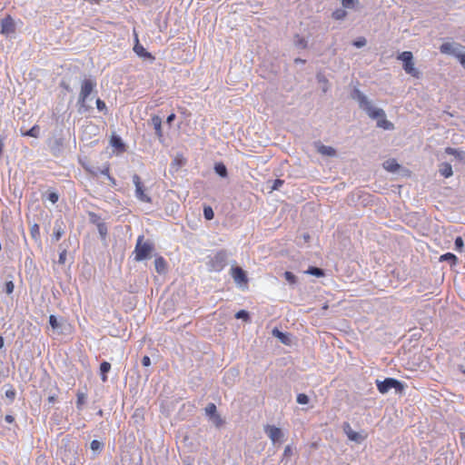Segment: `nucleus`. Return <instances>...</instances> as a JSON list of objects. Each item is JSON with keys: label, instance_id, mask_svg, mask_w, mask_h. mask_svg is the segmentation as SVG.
<instances>
[{"label": "nucleus", "instance_id": "nucleus-1", "mask_svg": "<svg viewBox=\"0 0 465 465\" xmlns=\"http://www.w3.org/2000/svg\"><path fill=\"white\" fill-rule=\"evenodd\" d=\"M351 98L357 101L359 107L364 111L371 119L377 120V126L384 130H393L394 124L386 119V114L383 109L376 108L372 105L368 97L358 88H353L351 93Z\"/></svg>", "mask_w": 465, "mask_h": 465}, {"label": "nucleus", "instance_id": "nucleus-2", "mask_svg": "<svg viewBox=\"0 0 465 465\" xmlns=\"http://www.w3.org/2000/svg\"><path fill=\"white\" fill-rule=\"evenodd\" d=\"M96 84V81L90 77H84L81 81L80 93L76 103L77 112L80 114H86L93 109V107L88 104V101L93 99L91 95L94 92Z\"/></svg>", "mask_w": 465, "mask_h": 465}, {"label": "nucleus", "instance_id": "nucleus-3", "mask_svg": "<svg viewBox=\"0 0 465 465\" xmlns=\"http://www.w3.org/2000/svg\"><path fill=\"white\" fill-rule=\"evenodd\" d=\"M231 253L224 249L219 250L207 257L206 265L209 272H220L229 262Z\"/></svg>", "mask_w": 465, "mask_h": 465}, {"label": "nucleus", "instance_id": "nucleus-4", "mask_svg": "<svg viewBox=\"0 0 465 465\" xmlns=\"http://www.w3.org/2000/svg\"><path fill=\"white\" fill-rule=\"evenodd\" d=\"M154 251V244L150 241H144V236L140 235L137 238L134 253V260L136 262H142L144 260H148L152 257V253Z\"/></svg>", "mask_w": 465, "mask_h": 465}, {"label": "nucleus", "instance_id": "nucleus-5", "mask_svg": "<svg viewBox=\"0 0 465 465\" xmlns=\"http://www.w3.org/2000/svg\"><path fill=\"white\" fill-rule=\"evenodd\" d=\"M442 54L453 55L458 58L460 64L465 67V51L464 47L456 42H446L440 46Z\"/></svg>", "mask_w": 465, "mask_h": 465}, {"label": "nucleus", "instance_id": "nucleus-6", "mask_svg": "<svg viewBox=\"0 0 465 465\" xmlns=\"http://www.w3.org/2000/svg\"><path fill=\"white\" fill-rule=\"evenodd\" d=\"M376 385L381 394L389 392L391 389H394L396 391H401L403 390L402 383L394 378H386L383 381L376 380Z\"/></svg>", "mask_w": 465, "mask_h": 465}, {"label": "nucleus", "instance_id": "nucleus-7", "mask_svg": "<svg viewBox=\"0 0 465 465\" xmlns=\"http://www.w3.org/2000/svg\"><path fill=\"white\" fill-rule=\"evenodd\" d=\"M204 413L208 418V420L217 429H220L225 423V420L218 413L216 405L213 402L206 405L204 408Z\"/></svg>", "mask_w": 465, "mask_h": 465}, {"label": "nucleus", "instance_id": "nucleus-8", "mask_svg": "<svg viewBox=\"0 0 465 465\" xmlns=\"http://www.w3.org/2000/svg\"><path fill=\"white\" fill-rule=\"evenodd\" d=\"M398 59L401 60L402 63H403V70L412 75V76H418L419 74V72L418 70L414 67V64H413V54L410 51H404L402 53H401L398 56Z\"/></svg>", "mask_w": 465, "mask_h": 465}, {"label": "nucleus", "instance_id": "nucleus-9", "mask_svg": "<svg viewBox=\"0 0 465 465\" xmlns=\"http://www.w3.org/2000/svg\"><path fill=\"white\" fill-rule=\"evenodd\" d=\"M264 432L272 440L273 445H280L285 440L283 431L274 425L264 426Z\"/></svg>", "mask_w": 465, "mask_h": 465}, {"label": "nucleus", "instance_id": "nucleus-10", "mask_svg": "<svg viewBox=\"0 0 465 465\" xmlns=\"http://www.w3.org/2000/svg\"><path fill=\"white\" fill-rule=\"evenodd\" d=\"M132 178L135 186V197L141 202L148 203H152V198L147 193H145V188L140 176L134 173Z\"/></svg>", "mask_w": 465, "mask_h": 465}, {"label": "nucleus", "instance_id": "nucleus-11", "mask_svg": "<svg viewBox=\"0 0 465 465\" xmlns=\"http://www.w3.org/2000/svg\"><path fill=\"white\" fill-rule=\"evenodd\" d=\"M230 273L237 285L242 286V284H247V274L242 267L232 265Z\"/></svg>", "mask_w": 465, "mask_h": 465}, {"label": "nucleus", "instance_id": "nucleus-12", "mask_svg": "<svg viewBox=\"0 0 465 465\" xmlns=\"http://www.w3.org/2000/svg\"><path fill=\"white\" fill-rule=\"evenodd\" d=\"M343 431L348 437V439L356 443H361L366 439V434L363 432H356L354 431L349 422L343 423Z\"/></svg>", "mask_w": 465, "mask_h": 465}, {"label": "nucleus", "instance_id": "nucleus-13", "mask_svg": "<svg viewBox=\"0 0 465 465\" xmlns=\"http://www.w3.org/2000/svg\"><path fill=\"white\" fill-rule=\"evenodd\" d=\"M15 31V24L14 19L10 15H7L1 20L0 33L2 35L8 36L9 35L14 34Z\"/></svg>", "mask_w": 465, "mask_h": 465}, {"label": "nucleus", "instance_id": "nucleus-14", "mask_svg": "<svg viewBox=\"0 0 465 465\" xmlns=\"http://www.w3.org/2000/svg\"><path fill=\"white\" fill-rule=\"evenodd\" d=\"M148 124L153 126L155 131V135L159 142L163 141V134L162 129V118L159 115H153Z\"/></svg>", "mask_w": 465, "mask_h": 465}, {"label": "nucleus", "instance_id": "nucleus-15", "mask_svg": "<svg viewBox=\"0 0 465 465\" xmlns=\"http://www.w3.org/2000/svg\"><path fill=\"white\" fill-rule=\"evenodd\" d=\"M64 230L63 228V222L61 221H55L54 226V232L51 236V239L54 242H58L61 237L64 235Z\"/></svg>", "mask_w": 465, "mask_h": 465}, {"label": "nucleus", "instance_id": "nucleus-16", "mask_svg": "<svg viewBox=\"0 0 465 465\" xmlns=\"http://www.w3.org/2000/svg\"><path fill=\"white\" fill-rule=\"evenodd\" d=\"M273 337L277 338L282 343L285 345L291 344V337L289 333L282 332L277 328H274L272 331Z\"/></svg>", "mask_w": 465, "mask_h": 465}, {"label": "nucleus", "instance_id": "nucleus-17", "mask_svg": "<svg viewBox=\"0 0 465 465\" xmlns=\"http://www.w3.org/2000/svg\"><path fill=\"white\" fill-rule=\"evenodd\" d=\"M134 51L140 57L149 58L151 60L153 59V56L149 52H147L142 45L139 44L138 39H136V44L134 47Z\"/></svg>", "mask_w": 465, "mask_h": 465}, {"label": "nucleus", "instance_id": "nucleus-18", "mask_svg": "<svg viewBox=\"0 0 465 465\" xmlns=\"http://www.w3.org/2000/svg\"><path fill=\"white\" fill-rule=\"evenodd\" d=\"M154 267L159 274H163L166 272L167 263L162 256H157L154 260Z\"/></svg>", "mask_w": 465, "mask_h": 465}, {"label": "nucleus", "instance_id": "nucleus-19", "mask_svg": "<svg viewBox=\"0 0 465 465\" xmlns=\"http://www.w3.org/2000/svg\"><path fill=\"white\" fill-rule=\"evenodd\" d=\"M293 45L297 49H306L308 46V40L296 34L293 37Z\"/></svg>", "mask_w": 465, "mask_h": 465}, {"label": "nucleus", "instance_id": "nucleus-20", "mask_svg": "<svg viewBox=\"0 0 465 465\" xmlns=\"http://www.w3.org/2000/svg\"><path fill=\"white\" fill-rule=\"evenodd\" d=\"M111 370V364L108 361H103L100 364V376L101 380L105 382L107 381V373Z\"/></svg>", "mask_w": 465, "mask_h": 465}, {"label": "nucleus", "instance_id": "nucleus-21", "mask_svg": "<svg viewBox=\"0 0 465 465\" xmlns=\"http://www.w3.org/2000/svg\"><path fill=\"white\" fill-rule=\"evenodd\" d=\"M439 172L442 176L448 178L452 175V167L450 163H443L440 165Z\"/></svg>", "mask_w": 465, "mask_h": 465}, {"label": "nucleus", "instance_id": "nucleus-22", "mask_svg": "<svg viewBox=\"0 0 465 465\" xmlns=\"http://www.w3.org/2000/svg\"><path fill=\"white\" fill-rule=\"evenodd\" d=\"M383 167L389 172L395 173L400 169L401 166L394 159H391L384 162Z\"/></svg>", "mask_w": 465, "mask_h": 465}, {"label": "nucleus", "instance_id": "nucleus-23", "mask_svg": "<svg viewBox=\"0 0 465 465\" xmlns=\"http://www.w3.org/2000/svg\"><path fill=\"white\" fill-rule=\"evenodd\" d=\"M214 171L220 177L225 178L228 175L227 167L223 163H216L214 164Z\"/></svg>", "mask_w": 465, "mask_h": 465}, {"label": "nucleus", "instance_id": "nucleus-24", "mask_svg": "<svg viewBox=\"0 0 465 465\" xmlns=\"http://www.w3.org/2000/svg\"><path fill=\"white\" fill-rule=\"evenodd\" d=\"M305 273L315 276V277H322L325 275L324 270L315 266H310Z\"/></svg>", "mask_w": 465, "mask_h": 465}, {"label": "nucleus", "instance_id": "nucleus-25", "mask_svg": "<svg viewBox=\"0 0 465 465\" xmlns=\"http://www.w3.org/2000/svg\"><path fill=\"white\" fill-rule=\"evenodd\" d=\"M318 152L326 156H334L336 154V151L333 147L326 146V145H321L318 148Z\"/></svg>", "mask_w": 465, "mask_h": 465}, {"label": "nucleus", "instance_id": "nucleus-26", "mask_svg": "<svg viewBox=\"0 0 465 465\" xmlns=\"http://www.w3.org/2000/svg\"><path fill=\"white\" fill-rule=\"evenodd\" d=\"M346 8H337L332 12L331 17L334 20H343L347 16Z\"/></svg>", "mask_w": 465, "mask_h": 465}, {"label": "nucleus", "instance_id": "nucleus-27", "mask_svg": "<svg viewBox=\"0 0 465 465\" xmlns=\"http://www.w3.org/2000/svg\"><path fill=\"white\" fill-rule=\"evenodd\" d=\"M104 444L97 440H93L90 443V449L94 453H99L104 449Z\"/></svg>", "mask_w": 465, "mask_h": 465}, {"label": "nucleus", "instance_id": "nucleus-28", "mask_svg": "<svg viewBox=\"0 0 465 465\" xmlns=\"http://www.w3.org/2000/svg\"><path fill=\"white\" fill-rule=\"evenodd\" d=\"M440 262H448L452 265V264H456L458 259L455 254H453L451 252H447L440 256Z\"/></svg>", "mask_w": 465, "mask_h": 465}, {"label": "nucleus", "instance_id": "nucleus-29", "mask_svg": "<svg viewBox=\"0 0 465 465\" xmlns=\"http://www.w3.org/2000/svg\"><path fill=\"white\" fill-rule=\"evenodd\" d=\"M77 401H76V408L78 410H82L83 405L85 403L86 401V393L78 391L77 392Z\"/></svg>", "mask_w": 465, "mask_h": 465}, {"label": "nucleus", "instance_id": "nucleus-30", "mask_svg": "<svg viewBox=\"0 0 465 465\" xmlns=\"http://www.w3.org/2000/svg\"><path fill=\"white\" fill-rule=\"evenodd\" d=\"M343 8L354 9L359 5V0H339Z\"/></svg>", "mask_w": 465, "mask_h": 465}, {"label": "nucleus", "instance_id": "nucleus-31", "mask_svg": "<svg viewBox=\"0 0 465 465\" xmlns=\"http://www.w3.org/2000/svg\"><path fill=\"white\" fill-rule=\"evenodd\" d=\"M270 183H272V185L270 186L271 188V191H278L280 190V188L283 185L284 183V181L282 180V179H275L273 181H268L267 182V184L269 185Z\"/></svg>", "mask_w": 465, "mask_h": 465}, {"label": "nucleus", "instance_id": "nucleus-32", "mask_svg": "<svg viewBox=\"0 0 465 465\" xmlns=\"http://www.w3.org/2000/svg\"><path fill=\"white\" fill-rule=\"evenodd\" d=\"M111 144L116 149L124 150V143L119 136H113Z\"/></svg>", "mask_w": 465, "mask_h": 465}, {"label": "nucleus", "instance_id": "nucleus-33", "mask_svg": "<svg viewBox=\"0 0 465 465\" xmlns=\"http://www.w3.org/2000/svg\"><path fill=\"white\" fill-rule=\"evenodd\" d=\"M40 133V128L38 125H34L32 128H30L28 131L23 134L25 136H30V137H38Z\"/></svg>", "mask_w": 465, "mask_h": 465}, {"label": "nucleus", "instance_id": "nucleus-34", "mask_svg": "<svg viewBox=\"0 0 465 465\" xmlns=\"http://www.w3.org/2000/svg\"><path fill=\"white\" fill-rule=\"evenodd\" d=\"M59 249L61 250V252H60V254H59L58 263L59 264H64L65 260H66V255H67L66 247L64 246V243H61L59 245Z\"/></svg>", "mask_w": 465, "mask_h": 465}, {"label": "nucleus", "instance_id": "nucleus-35", "mask_svg": "<svg viewBox=\"0 0 465 465\" xmlns=\"http://www.w3.org/2000/svg\"><path fill=\"white\" fill-rule=\"evenodd\" d=\"M49 324H50V326L52 327L53 330H54V331H59L60 330L61 324L58 322L56 316H54L53 314H51L49 316Z\"/></svg>", "mask_w": 465, "mask_h": 465}, {"label": "nucleus", "instance_id": "nucleus-36", "mask_svg": "<svg viewBox=\"0 0 465 465\" xmlns=\"http://www.w3.org/2000/svg\"><path fill=\"white\" fill-rule=\"evenodd\" d=\"M30 233L33 239L37 241L40 238V229L38 224L34 223L30 228Z\"/></svg>", "mask_w": 465, "mask_h": 465}, {"label": "nucleus", "instance_id": "nucleus-37", "mask_svg": "<svg viewBox=\"0 0 465 465\" xmlns=\"http://www.w3.org/2000/svg\"><path fill=\"white\" fill-rule=\"evenodd\" d=\"M203 216L206 220L211 221L214 217L213 210L211 206H204L203 208Z\"/></svg>", "mask_w": 465, "mask_h": 465}, {"label": "nucleus", "instance_id": "nucleus-38", "mask_svg": "<svg viewBox=\"0 0 465 465\" xmlns=\"http://www.w3.org/2000/svg\"><path fill=\"white\" fill-rule=\"evenodd\" d=\"M235 318L236 319H241V320H243L245 322H248L250 320V314L247 311L245 310H241L239 312H237L235 313Z\"/></svg>", "mask_w": 465, "mask_h": 465}, {"label": "nucleus", "instance_id": "nucleus-39", "mask_svg": "<svg viewBox=\"0 0 465 465\" xmlns=\"http://www.w3.org/2000/svg\"><path fill=\"white\" fill-rule=\"evenodd\" d=\"M97 230L102 239H104L107 235V226L105 223L103 222L102 223L97 224Z\"/></svg>", "mask_w": 465, "mask_h": 465}, {"label": "nucleus", "instance_id": "nucleus-40", "mask_svg": "<svg viewBox=\"0 0 465 465\" xmlns=\"http://www.w3.org/2000/svg\"><path fill=\"white\" fill-rule=\"evenodd\" d=\"M309 401L310 399L305 393H299L297 395L296 401L301 405L309 403Z\"/></svg>", "mask_w": 465, "mask_h": 465}, {"label": "nucleus", "instance_id": "nucleus-41", "mask_svg": "<svg viewBox=\"0 0 465 465\" xmlns=\"http://www.w3.org/2000/svg\"><path fill=\"white\" fill-rule=\"evenodd\" d=\"M16 396V391L13 388L12 385H9V389L5 391V397L10 400V401H14Z\"/></svg>", "mask_w": 465, "mask_h": 465}, {"label": "nucleus", "instance_id": "nucleus-42", "mask_svg": "<svg viewBox=\"0 0 465 465\" xmlns=\"http://www.w3.org/2000/svg\"><path fill=\"white\" fill-rule=\"evenodd\" d=\"M284 278L291 284H294L297 282L296 276L292 272H285Z\"/></svg>", "mask_w": 465, "mask_h": 465}, {"label": "nucleus", "instance_id": "nucleus-43", "mask_svg": "<svg viewBox=\"0 0 465 465\" xmlns=\"http://www.w3.org/2000/svg\"><path fill=\"white\" fill-rule=\"evenodd\" d=\"M95 104H96V108L100 112H104V114L107 113L106 104H105V103L103 100H101L100 98H97L96 101H95Z\"/></svg>", "mask_w": 465, "mask_h": 465}, {"label": "nucleus", "instance_id": "nucleus-44", "mask_svg": "<svg viewBox=\"0 0 465 465\" xmlns=\"http://www.w3.org/2000/svg\"><path fill=\"white\" fill-rule=\"evenodd\" d=\"M46 198L49 202H51L53 204H54L58 202L59 195L56 192L52 191V192L48 193Z\"/></svg>", "mask_w": 465, "mask_h": 465}, {"label": "nucleus", "instance_id": "nucleus-45", "mask_svg": "<svg viewBox=\"0 0 465 465\" xmlns=\"http://www.w3.org/2000/svg\"><path fill=\"white\" fill-rule=\"evenodd\" d=\"M89 219L90 222L97 226V224L102 223L101 217L94 213H89Z\"/></svg>", "mask_w": 465, "mask_h": 465}, {"label": "nucleus", "instance_id": "nucleus-46", "mask_svg": "<svg viewBox=\"0 0 465 465\" xmlns=\"http://www.w3.org/2000/svg\"><path fill=\"white\" fill-rule=\"evenodd\" d=\"M367 44V40L364 37H359L355 41H353V45L357 48H361L365 46Z\"/></svg>", "mask_w": 465, "mask_h": 465}, {"label": "nucleus", "instance_id": "nucleus-47", "mask_svg": "<svg viewBox=\"0 0 465 465\" xmlns=\"http://www.w3.org/2000/svg\"><path fill=\"white\" fill-rule=\"evenodd\" d=\"M15 284L12 281L5 282V292L11 294L14 292Z\"/></svg>", "mask_w": 465, "mask_h": 465}, {"label": "nucleus", "instance_id": "nucleus-48", "mask_svg": "<svg viewBox=\"0 0 465 465\" xmlns=\"http://www.w3.org/2000/svg\"><path fill=\"white\" fill-rule=\"evenodd\" d=\"M463 240L460 236L457 237L455 240V246L457 250H460L463 247Z\"/></svg>", "mask_w": 465, "mask_h": 465}, {"label": "nucleus", "instance_id": "nucleus-49", "mask_svg": "<svg viewBox=\"0 0 465 465\" xmlns=\"http://www.w3.org/2000/svg\"><path fill=\"white\" fill-rule=\"evenodd\" d=\"M292 454V448L290 445H287L283 451V458H288Z\"/></svg>", "mask_w": 465, "mask_h": 465}, {"label": "nucleus", "instance_id": "nucleus-50", "mask_svg": "<svg viewBox=\"0 0 465 465\" xmlns=\"http://www.w3.org/2000/svg\"><path fill=\"white\" fill-rule=\"evenodd\" d=\"M142 364L144 367H149L151 365V359L149 356L144 355L142 359Z\"/></svg>", "mask_w": 465, "mask_h": 465}, {"label": "nucleus", "instance_id": "nucleus-51", "mask_svg": "<svg viewBox=\"0 0 465 465\" xmlns=\"http://www.w3.org/2000/svg\"><path fill=\"white\" fill-rule=\"evenodd\" d=\"M176 118V115L174 114H171L167 116L166 118V123L168 124H172V123L174 121V119Z\"/></svg>", "mask_w": 465, "mask_h": 465}, {"label": "nucleus", "instance_id": "nucleus-52", "mask_svg": "<svg viewBox=\"0 0 465 465\" xmlns=\"http://www.w3.org/2000/svg\"><path fill=\"white\" fill-rule=\"evenodd\" d=\"M5 420L7 423H13V422H15V418H14V416L7 414L5 416Z\"/></svg>", "mask_w": 465, "mask_h": 465}, {"label": "nucleus", "instance_id": "nucleus-53", "mask_svg": "<svg viewBox=\"0 0 465 465\" xmlns=\"http://www.w3.org/2000/svg\"><path fill=\"white\" fill-rule=\"evenodd\" d=\"M61 86L65 89L67 92H72V89L68 84H66L64 81L61 82Z\"/></svg>", "mask_w": 465, "mask_h": 465}, {"label": "nucleus", "instance_id": "nucleus-54", "mask_svg": "<svg viewBox=\"0 0 465 465\" xmlns=\"http://www.w3.org/2000/svg\"><path fill=\"white\" fill-rule=\"evenodd\" d=\"M100 173H101V174H103L108 178V175H110L109 167L104 168L103 170H101Z\"/></svg>", "mask_w": 465, "mask_h": 465}, {"label": "nucleus", "instance_id": "nucleus-55", "mask_svg": "<svg viewBox=\"0 0 465 465\" xmlns=\"http://www.w3.org/2000/svg\"><path fill=\"white\" fill-rule=\"evenodd\" d=\"M460 444L464 445L465 444V433L464 432L460 433Z\"/></svg>", "mask_w": 465, "mask_h": 465}, {"label": "nucleus", "instance_id": "nucleus-56", "mask_svg": "<svg viewBox=\"0 0 465 465\" xmlns=\"http://www.w3.org/2000/svg\"><path fill=\"white\" fill-rule=\"evenodd\" d=\"M172 165H177V166L182 165V160H179L178 158H175V159L173 161Z\"/></svg>", "mask_w": 465, "mask_h": 465}, {"label": "nucleus", "instance_id": "nucleus-57", "mask_svg": "<svg viewBox=\"0 0 465 465\" xmlns=\"http://www.w3.org/2000/svg\"><path fill=\"white\" fill-rule=\"evenodd\" d=\"M107 179L109 180L110 183H111L113 186H115V185H116V181H115V179H114L113 176L108 175V178H107Z\"/></svg>", "mask_w": 465, "mask_h": 465}, {"label": "nucleus", "instance_id": "nucleus-58", "mask_svg": "<svg viewBox=\"0 0 465 465\" xmlns=\"http://www.w3.org/2000/svg\"><path fill=\"white\" fill-rule=\"evenodd\" d=\"M305 60L304 59H302V58H295L294 59V63L295 64H305Z\"/></svg>", "mask_w": 465, "mask_h": 465}, {"label": "nucleus", "instance_id": "nucleus-59", "mask_svg": "<svg viewBox=\"0 0 465 465\" xmlns=\"http://www.w3.org/2000/svg\"><path fill=\"white\" fill-rule=\"evenodd\" d=\"M5 346V340L2 336H0V350Z\"/></svg>", "mask_w": 465, "mask_h": 465}, {"label": "nucleus", "instance_id": "nucleus-60", "mask_svg": "<svg viewBox=\"0 0 465 465\" xmlns=\"http://www.w3.org/2000/svg\"><path fill=\"white\" fill-rule=\"evenodd\" d=\"M56 401L55 397L54 396H49L48 397V401L50 403H54V401Z\"/></svg>", "mask_w": 465, "mask_h": 465}, {"label": "nucleus", "instance_id": "nucleus-61", "mask_svg": "<svg viewBox=\"0 0 465 465\" xmlns=\"http://www.w3.org/2000/svg\"><path fill=\"white\" fill-rule=\"evenodd\" d=\"M460 370L461 371L462 373H465V369H463L462 365L460 366Z\"/></svg>", "mask_w": 465, "mask_h": 465}, {"label": "nucleus", "instance_id": "nucleus-62", "mask_svg": "<svg viewBox=\"0 0 465 465\" xmlns=\"http://www.w3.org/2000/svg\"><path fill=\"white\" fill-rule=\"evenodd\" d=\"M447 151H448V152H450V153L454 152V150H453V149H451V148H448V150H447Z\"/></svg>", "mask_w": 465, "mask_h": 465}, {"label": "nucleus", "instance_id": "nucleus-63", "mask_svg": "<svg viewBox=\"0 0 465 465\" xmlns=\"http://www.w3.org/2000/svg\"><path fill=\"white\" fill-rule=\"evenodd\" d=\"M309 238H310V236H309V235H304V239H305V241H307V239H309Z\"/></svg>", "mask_w": 465, "mask_h": 465}, {"label": "nucleus", "instance_id": "nucleus-64", "mask_svg": "<svg viewBox=\"0 0 465 465\" xmlns=\"http://www.w3.org/2000/svg\"><path fill=\"white\" fill-rule=\"evenodd\" d=\"M98 414H99V415H102V414H103V411H98Z\"/></svg>", "mask_w": 465, "mask_h": 465}]
</instances>
